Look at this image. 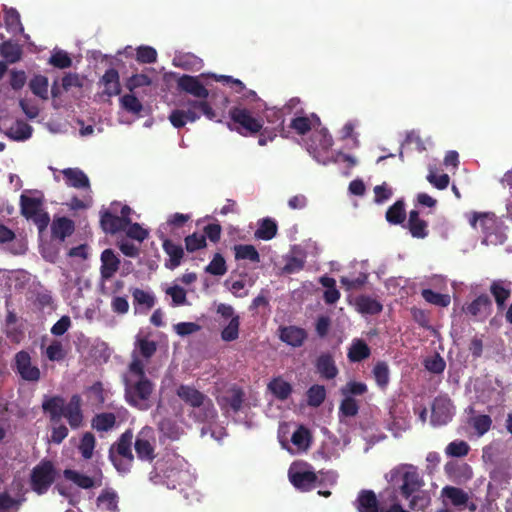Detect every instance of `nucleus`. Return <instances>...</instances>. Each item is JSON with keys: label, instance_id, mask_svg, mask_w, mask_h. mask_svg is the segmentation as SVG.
Returning a JSON list of instances; mask_svg holds the SVG:
<instances>
[{"label": "nucleus", "instance_id": "20e7f679", "mask_svg": "<svg viewBox=\"0 0 512 512\" xmlns=\"http://www.w3.org/2000/svg\"><path fill=\"white\" fill-rule=\"evenodd\" d=\"M124 397L126 402L138 410H148L150 397L154 391V383L147 378L123 379Z\"/></svg>", "mask_w": 512, "mask_h": 512}, {"label": "nucleus", "instance_id": "ea45409f", "mask_svg": "<svg viewBox=\"0 0 512 512\" xmlns=\"http://www.w3.org/2000/svg\"><path fill=\"white\" fill-rule=\"evenodd\" d=\"M63 476L82 489H90L95 486V481L92 477L72 469H65L63 471Z\"/></svg>", "mask_w": 512, "mask_h": 512}, {"label": "nucleus", "instance_id": "473e14b6", "mask_svg": "<svg viewBox=\"0 0 512 512\" xmlns=\"http://www.w3.org/2000/svg\"><path fill=\"white\" fill-rule=\"evenodd\" d=\"M116 425V416L112 412L96 414L91 420V426L98 432H108Z\"/></svg>", "mask_w": 512, "mask_h": 512}, {"label": "nucleus", "instance_id": "c03bdc74", "mask_svg": "<svg viewBox=\"0 0 512 512\" xmlns=\"http://www.w3.org/2000/svg\"><path fill=\"white\" fill-rule=\"evenodd\" d=\"M86 392L93 406L99 408L105 403L107 392L105 391L102 382L96 381L87 388Z\"/></svg>", "mask_w": 512, "mask_h": 512}, {"label": "nucleus", "instance_id": "603ef678", "mask_svg": "<svg viewBox=\"0 0 512 512\" xmlns=\"http://www.w3.org/2000/svg\"><path fill=\"white\" fill-rule=\"evenodd\" d=\"M25 499H15L7 492L0 493V512H18Z\"/></svg>", "mask_w": 512, "mask_h": 512}, {"label": "nucleus", "instance_id": "6e6d98bb", "mask_svg": "<svg viewBox=\"0 0 512 512\" xmlns=\"http://www.w3.org/2000/svg\"><path fill=\"white\" fill-rule=\"evenodd\" d=\"M184 243L186 250L190 253L205 248L207 245L205 235L198 232H194L193 234L186 236Z\"/></svg>", "mask_w": 512, "mask_h": 512}, {"label": "nucleus", "instance_id": "412c9836", "mask_svg": "<svg viewBox=\"0 0 512 512\" xmlns=\"http://www.w3.org/2000/svg\"><path fill=\"white\" fill-rule=\"evenodd\" d=\"M65 183L76 189H90L88 176L79 168H65L61 171Z\"/></svg>", "mask_w": 512, "mask_h": 512}, {"label": "nucleus", "instance_id": "f257e3e1", "mask_svg": "<svg viewBox=\"0 0 512 512\" xmlns=\"http://www.w3.org/2000/svg\"><path fill=\"white\" fill-rule=\"evenodd\" d=\"M179 90L198 98L197 100H188L183 106L186 109H175L169 115V121L173 127L180 129L188 122H195L202 115L209 120L216 118V113L207 101L209 96L208 89L199 81L198 77L184 74L177 80Z\"/></svg>", "mask_w": 512, "mask_h": 512}, {"label": "nucleus", "instance_id": "f704fd0d", "mask_svg": "<svg viewBox=\"0 0 512 512\" xmlns=\"http://www.w3.org/2000/svg\"><path fill=\"white\" fill-rule=\"evenodd\" d=\"M0 56L9 64H14L21 59V47L11 41H4L0 44Z\"/></svg>", "mask_w": 512, "mask_h": 512}, {"label": "nucleus", "instance_id": "c9c22d12", "mask_svg": "<svg viewBox=\"0 0 512 512\" xmlns=\"http://www.w3.org/2000/svg\"><path fill=\"white\" fill-rule=\"evenodd\" d=\"M278 226L272 218H264L259 222V227L255 231V237L261 240H271L277 234Z\"/></svg>", "mask_w": 512, "mask_h": 512}, {"label": "nucleus", "instance_id": "09e8293b", "mask_svg": "<svg viewBox=\"0 0 512 512\" xmlns=\"http://www.w3.org/2000/svg\"><path fill=\"white\" fill-rule=\"evenodd\" d=\"M367 279V273L359 272L357 275L351 273L349 275L342 276L340 282L347 290H358L365 285Z\"/></svg>", "mask_w": 512, "mask_h": 512}, {"label": "nucleus", "instance_id": "a18cd8bd", "mask_svg": "<svg viewBox=\"0 0 512 512\" xmlns=\"http://www.w3.org/2000/svg\"><path fill=\"white\" fill-rule=\"evenodd\" d=\"M356 305L363 314L374 315L382 310V305L376 299L369 296H360L357 298Z\"/></svg>", "mask_w": 512, "mask_h": 512}, {"label": "nucleus", "instance_id": "6e6552de", "mask_svg": "<svg viewBox=\"0 0 512 512\" xmlns=\"http://www.w3.org/2000/svg\"><path fill=\"white\" fill-rule=\"evenodd\" d=\"M134 449L139 460L148 463L155 460L156 434L153 427L146 425L140 429L135 437Z\"/></svg>", "mask_w": 512, "mask_h": 512}, {"label": "nucleus", "instance_id": "72a5a7b5", "mask_svg": "<svg viewBox=\"0 0 512 512\" xmlns=\"http://www.w3.org/2000/svg\"><path fill=\"white\" fill-rule=\"evenodd\" d=\"M42 200L40 198L29 197L24 194L20 196V210L21 214L30 219L40 212L42 209Z\"/></svg>", "mask_w": 512, "mask_h": 512}, {"label": "nucleus", "instance_id": "680f3d73", "mask_svg": "<svg viewBox=\"0 0 512 512\" xmlns=\"http://www.w3.org/2000/svg\"><path fill=\"white\" fill-rule=\"evenodd\" d=\"M426 179L431 185H433L435 188L439 190L446 189L450 182L448 174L444 173L441 175H437L432 167L429 168V173Z\"/></svg>", "mask_w": 512, "mask_h": 512}, {"label": "nucleus", "instance_id": "9b49d317", "mask_svg": "<svg viewBox=\"0 0 512 512\" xmlns=\"http://www.w3.org/2000/svg\"><path fill=\"white\" fill-rule=\"evenodd\" d=\"M15 368L22 379L36 382L40 379V370L31 364V357L28 352L22 350L15 355Z\"/></svg>", "mask_w": 512, "mask_h": 512}, {"label": "nucleus", "instance_id": "69168bd1", "mask_svg": "<svg viewBox=\"0 0 512 512\" xmlns=\"http://www.w3.org/2000/svg\"><path fill=\"white\" fill-rule=\"evenodd\" d=\"M469 449L465 441H453L446 447V454L452 457H463L468 454Z\"/></svg>", "mask_w": 512, "mask_h": 512}, {"label": "nucleus", "instance_id": "3c124183", "mask_svg": "<svg viewBox=\"0 0 512 512\" xmlns=\"http://www.w3.org/2000/svg\"><path fill=\"white\" fill-rule=\"evenodd\" d=\"M95 444L96 439L91 432L83 434L78 449L84 459L88 460L92 458Z\"/></svg>", "mask_w": 512, "mask_h": 512}, {"label": "nucleus", "instance_id": "2f4dec72", "mask_svg": "<svg viewBox=\"0 0 512 512\" xmlns=\"http://www.w3.org/2000/svg\"><path fill=\"white\" fill-rule=\"evenodd\" d=\"M229 290L237 297H245L248 295V288L252 287L255 280L248 274L241 275L238 280L230 281L226 280Z\"/></svg>", "mask_w": 512, "mask_h": 512}, {"label": "nucleus", "instance_id": "58836bf2", "mask_svg": "<svg viewBox=\"0 0 512 512\" xmlns=\"http://www.w3.org/2000/svg\"><path fill=\"white\" fill-rule=\"evenodd\" d=\"M48 78L43 75H35L29 81V88L31 92L41 98L42 100H48Z\"/></svg>", "mask_w": 512, "mask_h": 512}, {"label": "nucleus", "instance_id": "49530a36", "mask_svg": "<svg viewBox=\"0 0 512 512\" xmlns=\"http://www.w3.org/2000/svg\"><path fill=\"white\" fill-rule=\"evenodd\" d=\"M421 296L427 303L438 307H447L451 302L449 294L438 293L428 288L421 291Z\"/></svg>", "mask_w": 512, "mask_h": 512}, {"label": "nucleus", "instance_id": "13d9d810", "mask_svg": "<svg viewBox=\"0 0 512 512\" xmlns=\"http://www.w3.org/2000/svg\"><path fill=\"white\" fill-rule=\"evenodd\" d=\"M471 425L475 429L478 436L487 433L492 425V419L489 415H477L471 419Z\"/></svg>", "mask_w": 512, "mask_h": 512}, {"label": "nucleus", "instance_id": "2eb2a0df", "mask_svg": "<svg viewBox=\"0 0 512 512\" xmlns=\"http://www.w3.org/2000/svg\"><path fill=\"white\" fill-rule=\"evenodd\" d=\"M492 301L487 294L477 296L473 301L463 307L468 316L487 317L492 312Z\"/></svg>", "mask_w": 512, "mask_h": 512}, {"label": "nucleus", "instance_id": "4468645a", "mask_svg": "<svg viewBox=\"0 0 512 512\" xmlns=\"http://www.w3.org/2000/svg\"><path fill=\"white\" fill-rule=\"evenodd\" d=\"M162 240L163 251L167 254L168 258L165 260L164 266L169 270H174L181 265L184 258V249L180 244H175L172 240L166 238L164 235L160 237Z\"/></svg>", "mask_w": 512, "mask_h": 512}, {"label": "nucleus", "instance_id": "864d4df0", "mask_svg": "<svg viewBox=\"0 0 512 512\" xmlns=\"http://www.w3.org/2000/svg\"><path fill=\"white\" fill-rule=\"evenodd\" d=\"M205 271L214 276H222L227 272L226 261L220 253H216Z\"/></svg>", "mask_w": 512, "mask_h": 512}, {"label": "nucleus", "instance_id": "338daca9", "mask_svg": "<svg viewBox=\"0 0 512 512\" xmlns=\"http://www.w3.org/2000/svg\"><path fill=\"white\" fill-rule=\"evenodd\" d=\"M134 301L141 306V308L149 310L154 306V297L148 292L135 289L133 292Z\"/></svg>", "mask_w": 512, "mask_h": 512}, {"label": "nucleus", "instance_id": "9d476101", "mask_svg": "<svg viewBox=\"0 0 512 512\" xmlns=\"http://www.w3.org/2000/svg\"><path fill=\"white\" fill-rule=\"evenodd\" d=\"M63 411V417L66 418L72 429H78L83 425L84 415L82 411V398L80 395H72L68 403L64 404Z\"/></svg>", "mask_w": 512, "mask_h": 512}, {"label": "nucleus", "instance_id": "cd10ccee", "mask_svg": "<svg viewBox=\"0 0 512 512\" xmlns=\"http://www.w3.org/2000/svg\"><path fill=\"white\" fill-rule=\"evenodd\" d=\"M469 224L477 229L478 225L484 234H490L495 226V215L493 213L473 212L469 217Z\"/></svg>", "mask_w": 512, "mask_h": 512}, {"label": "nucleus", "instance_id": "a211bd4d", "mask_svg": "<svg viewBox=\"0 0 512 512\" xmlns=\"http://www.w3.org/2000/svg\"><path fill=\"white\" fill-rule=\"evenodd\" d=\"M100 214V226L105 233L114 235L127 228L125 220L111 213L109 210L101 211Z\"/></svg>", "mask_w": 512, "mask_h": 512}, {"label": "nucleus", "instance_id": "4c0bfd02", "mask_svg": "<svg viewBox=\"0 0 512 512\" xmlns=\"http://www.w3.org/2000/svg\"><path fill=\"white\" fill-rule=\"evenodd\" d=\"M320 284L326 288L323 299L327 304H334L340 298V292L336 288V281L329 276H322L319 279Z\"/></svg>", "mask_w": 512, "mask_h": 512}, {"label": "nucleus", "instance_id": "bb28decb", "mask_svg": "<svg viewBox=\"0 0 512 512\" xmlns=\"http://www.w3.org/2000/svg\"><path fill=\"white\" fill-rule=\"evenodd\" d=\"M441 495L447 498L456 508H462L470 500L469 494L462 488L447 485L442 488Z\"/></svg>", "mask_w": 512, "mask_h": 512}, {"label": "nucleus", "instance_id": "5fc2aeb1", "mask_svg": "<svg viewBox=\"0 0 512 512\" xmlns=\"http://www.w3.org/2000/svg\"><path fill=\"white\" fill-rule=\"evenodd\" d=\"M326 397V391L322 385H313L307 391V402L312 407L320 406Z\"/></svg>", "mask_w": 512, "mask_h": 512}, {"label": "nucleus", "instance_id": "6ab92c4d", "mask_svg": "<svg viewBox=\"0 0 512 512\" xmlns=\"http://www.w3.org/2000/svg\"><path fill=\"white\" fill-rule=\"evenodd\" d=\"M120 260L112 249H105L101 254V278L103 280L111 279L118 271Z\"/></svg>", "mask_w": 512, "mask_h": 512}, {"label": "nucleus", "instance_id": "f8f14e48", "mask_svg": "<svg viewBox=\"0 0 512 512\" xmlns=\"http://www.w3.org/2000/svg\"><path fill=\"white\" fill-rule=\"evenodd\" d=\"M453 405L446 397L434 399L431 409V422L435 425L447 424L453 416Z\"/></svg>", "mask_w": 512, "mask_h": 512}, {"label": "nucleus", "instance_id": "bf43d9fd", "mask_svg": "<svg viewBox=\"0 0 512 512\" xmlns=\"http://www.w3.org/2000/svg\"><path fill=\"white\" fill-rule=\"evenodd\" d=\"M424 367L427 371L434 374H441L446 367V362L440 354L436 353L435 355L428 357L424 360Z\"/></svg>", "mask_w": 512, "mask_h": 512}, {"label": "nucleus", "instance_id": "aec40b11", "mask_svg": "<svg viewBox=\"0 0 512 512\" xmlns=\"http://www.w3.org/2000/svg\"><path fill=\"white\" fill-rule=\"evenodd\" d=\"M245 394L241 388L233 387L227 391L226 395L218 398V404L222 409L229 407L233 412L237 413L241 410L244 402Z\"/></svg>", "mask_w": 512, "mask_h": 512}, {"label": "nucleus", "instance_id": "f03ea898", "mask_svg": "<svg viewBox=\"0 0 512 512\" xmlns=\"http://www.w3.org/2000/svg\"><path fill=\"white\" fill-rule=\"evenodd\" d=\"M176 395L186 405L194 408L189 416L198 423L213 424L218 413L213 401L193 385L180 384L176 388Z\"/></svg>", "mask_w": 512, "mask_h": 512}, {"label": "nucleus", "instance_id": "39448f33", "mask_svg": "<svg viewBox=\"0 0 512 512\" xmlns=\"http://www.w3.org/2000/svg\"><path fill=\"white\" fill-rule=\"evenodd\" d=\"M57 471L52 461L43 459L30 474L31 489L38 495L47 493L51 485L55 482Z\"/></svg>", "mask_w": 512, "mask_h": 512}, {"label": "nucleus", "instance_id": "a878e982", "mask_svg": "<svg viewBox=\"0 0 512 512\" xmlns=\"http://www.w3.org/2000/svg\"><path fill=\"white\" fill-rule=\"evenodd\" d=\"M64 404V398L53 396L43 402L42 408L49 414L51 422L57 423L63 417Z\"/></svg>", "mask_w": 512, "mask_h": 512}, {"label": "nucleus", "instance_id": "774afa93", "mask_svg": "<svg viewBox=\"0 0 512 512\" xmlns=\"http://www.w3.org/2000/svg\"><path fill=\"white\" fill-rule=\"evenodd\" d=\"M137 348L142 357L149 359L157 350V345L154 341L148 340L147 338H139L137 340Z\"/></svg>", "mask_w": 512, "mask_h": 512}, {"label": "nucleus", "instance_id": "0e129e2a", "mask_svg": "<svg viewBox=\"0 0 512 512\" xmlns=\"http://www.w3.org/2000/svg\"><path fill=\"white\" fill-rule=\"evenodd\" d=\"M136 59L140 63L151 64L157 60V52L153 47L140 46L136 52Z\"/></svg>", "mask_w": 512, "mask_h": 512}, {"label": "nucleus", "instance_id": "393cba45", "mask_svg": "<svg viewBox=\"0 0 512 512\" xmlns=\"http://www.w3.org/2000/svg\"><path fill=\"white\" fill-rule=\"evenodd\" d=\"M321 124L320 118L312 113L310 116H297L291 120L290 127L299 135L307 134L313 127Z\"/></svg>", "mask_w": 512, "mask_h": 512}, {"label": "nucleus", "instance_id": "e433bc0d", "mask_svg": "<svg viewBox=\"0 0 512 512\" xmlns=\"http://www.w3.org/2000/svg\"><path fill=\"white\" fill-rule=\"evenodd\" d=\"M233 249L236 260H249L252 263L260 262L259 252L251 244H238Z\"/></svg>", "mask_w": 512, "mask_h": 512}, {"label": "nucleus", "instance_id": "de8ad7c7", "mask_svg": "<svg viewBox=\"0 0 512 512\" xmlns=\"http://www.w3.org/2000/svg\"><path fill=\"white\" fill-rule=\"evenodd\" d=\"M372 373L376 381V384L381 389L386 388L390 379V371L388 364L384 361L377 362L373 367Z\"/></svg>", "mask_w": 512, "mask_h": 512}, {"label": "nucleus", "instance_id": "a19ab883", "mask_svg": "<svg viewBox=\"0 0 512 512\" xmlns=\"http://www.w3.org/2000/svg\"><path fill=\"white\" fill-rule=\"evenodd\" d=\"M4 23L10 32H23L24 30L20 14L15 8H4Z\"/></svg>", "mask_w": 512, "mask_h": 512}, {"label": "nucleus", "instance_id": "f3484780", "mask_svg": "<svg viewBox=\"0 0 512 512\" xmlns=\"http://www.w3.org/2000/svg\"><path fill=\"white\" fill-rule=\"evenodd\" d=\"M315 367L320 376L326 380L336 378L339 372L332 354L328 352L317 357Z\"/></svg>", "mask_w": 512, "mask_h": 512}, {"label": "nucleus", "instance_id": "7c9ffc66", "mask_svg": "<svg viewBox=\"0 0 512 512\" xmlns=\"http://www.w3.org/2000/svg\"><path fill=\"white\" fill-rule=\"evenodd\" d=\"M405 201L403 199L397 200L391 205L385 214L386 221L391 225H401L406 220Z\"/></svg>", "mask_w": 512, "mask_h": 512}, {"label": "nucleus", "instance_id": "e2e57ef3", "mask_svg": "<svg viewBox=\"0 0 512 512\" xmlns=\"http://www.w3.org/2000/svg\"><path fill=\"white\" fill-rule=\"evenodd\" d=\"M359 405L357 401L351 396H345L341 401L339 412L346 417H353L358 414Z\"/></svg>", "mask_w": 512, "mask_h": 512}, {"label": "nucleus", "instance_id": "dca6fc26", "mask_svg": "<svg viewBox=\"0 0 512 512\" xmlns=\"http://www.w3.org/2000/svg\"><path fill=\"white\" fill-rule=\"evenodd\" d=\"M279 338L289 346L300 347L307 338V332L294 325L284 326L279 328Z\"/></svg>", "mask_w": 512, "mask_h": 512}, {"label": "nucleus", "instance_id": "4be33fe9", "mask_svg": "<svg viewBox=\"0 0 512 512\" xmlns=\"http://www.w3.org/2000/svg\"><path fill=\"white\" fill-rule=\"evenodd\" d=\"M358 512H382L376 494L372 490H362L356 499Z\"/></svg>", "mask_w": 512, "mask_h": 512}, {"label": "nucleus", "instance_id": "423d86ee", "mask_svg": "<svg viewBox=\"0 0 512 512\" xmlns=\"http://www.w3.org/2000/svg\"><path fill=\"white\" fill-rule=\"evenodd\" d=\"M398 476H400L402 482L399 486L400 494L405 499H409L424 485V481L417 468L413 465H405L402 468L393 469L391 471V481H394Z\"/></svg>", "mask_w": 512, "mask_h": 512}, {"label": "nucleus", "instance_id": "052dcab7", "mask_svg": "<svg viewBox=\"0 0 512 512\" xmlns=\"http://www.w3.org/2000/svg\"><path fill=\"white\" fill-rule=\"evenodd\" d=\"M49 64L59 69H65L72 65V59L66 51L58 50L51 55Z\"/></svg>", "mask_w": 512, "mask_h": 512}, {"label": "nucleus", "instance_id": "79ce46f5", "mask_svg": "<svg viewBox=\"0 0 512 512\" xmlns=\"http://www.w3.org/2000/svg\"><path fill=\"white\" fill-rule=\"evenodd\" d=\"M268 388L277 399L282 401L286 400L292 393V386L281 378L270 381Z\"/></svg>", "mask_w": 512, "mask_h": 512}, {"label": "nucleus", "instance_id": "8fccbe9b", "mask_svg": "<svg viewBox=\"0 0 512 512\" xmlns=\"http://www.w3.org/2000/svg\"><path fill=\"white\" fill-rule=\"evenodd\" d=\"M98 505H104L108 511L118 510V495L112 489L103 490L97 498Z\"/></svg>", "mask_w": 512, "mask_h": 512}, {"label": "nucleus", "instance_id": "4d7b16f0", "mask_svg": "<svg viewBox=\"0 0 512 512\" xmlns=\"http://www.w3.org/2000/svg\"><path fill=\"white\" fill-rule=\"evenodd\" d=\"M121 106L124 110L132 114H140L143 110V105L139 99L133 94H125L120 99Z\"/></svg>", "mask_w": 512, "mask_h": 512}, {"label": "nucleus", "instance_id": "c756f323", "mask_svg": "<svg viewBox=\"0 0 512 512\" xmlns=\"http://www.w3.org/2000/svg\"><path fill=\"white\" fill-rule=\"evenodd\" d=\"M371 355V350L366 342L362 339H356L352 342L347 357L350 362L357 363L361 362Z\"/></svg>", "mask_w": 512, "mask_h": 512}, {"label": "nucleus", "instance_id": "1a4fd4ad", "mask_svg": "<svg viewBox=\"0 0 512 512\" xmlns=\"http://www.w3.org/2000/svg\"><path fill=\"white\" fill-rule=\"evenodd\" d=\"M289 480L292 485L302 491L307 492L313 490L317 486L322 485V480L318 478L315 472L309 470H289Z\"/></svg>", "mask_w": 512, "mask_h": 512}, {"label": "nucleus", "instance_id": "7ed1b4c3", "mask_svg": "<svg viewBox=\"0 0 512 512\" xmlns=\"http://www.w3.org/2000/svg\"><path fill=\"white\" fill-rule=\"evenodd\" d=\"M133 431L127 429L109 449L108 458L118 473L128 474L134 464L135 457L132 452Z\"/></svg>", "mask_w": 512, "mask_h": 512}, {"label": "nucleus", "instance_id": "5701e85b", "mask_svg": "<svg viewBox=\"0 0 512 512\" xmlns=\"http://www.w3.org/2000/svg\"><path fill=\"white\" fill-rule=\"evenodd\" d=\"M100 83L104 86L103 94L108 97L117 96L121 93L120 77L115 68L107 69L101 77Z\"/></svg>", "mask_w": 512, "mask_h": 512}, {"label": "nucleus", "instance_id": "37998d69", "mask_svg": "<svg viewBox=\"0 0 512 512\" xmlns=\"http://www.w3.org/2000/svg\"><path fill=\"white\" fill-rule=\"evenodd\" d=\"M32 127L23 120H17L9 130L8 135L17 141H24L31 137Z\"/></svg>", "mask_w": 512, "mask_h": 512}, {"label": "nucleus", "instance_id": "c85d7f7f", "mask_svg": "<svg viewBox=\"0 0 512 512\" xmlns=\"http://www.w3.org/2000/svg\"><path fill=\"white\" fill-rule=\"evenodd\" d=\"M51 230L53 237L64 241L74 232L75 224L67 217H60L53 221Z\"/></svg>", "mask_w": 512, "mask_h": 512}, {"label": "nucleus", "instance_id": "ddd939ff", "mask_svg": "<svg viewBox=\"0 0 512 512\" xmlns=\"http://www.w3.org/2000/svg\"><path fill=\"white\" fill-rule=\"evenodd\" d=\"M489 291L495 300L497 312L503 313L511 296V282L504 279L494 280L490 284Z\"/></svg>", "mask_w": 512, "mask_h": 512}, {"label": "nucleus", "instance_id": "b1692460", "mask_svg": "<svg viewBox=\"0 0 512 512\" xmlns=\"http://www.w3.org/2000/svg\"><path fill=\"white\" fill-rule=\"evenodd\" d=\"M407 228L412 237L424 239L428 236V222L419 217L418 210H411L407 222Z\"/></svg>", "mask_w": 512, "mask_h": 512}, {"label": "nucleus", "instance_id": "0eeeda50", "mask_svg": "<svg viewBox=\"0 0 512 512\" xmlns=\"http://www.w3.org/2000/svg\"><path fill=\"white\" fill-rule=\"evenodd\" d=\"M229 116L232 122L237 125L235 130L242 136H253L263 128L262 119L254 117L246 108L232 107L229 110Z\"/></svg>", "mask_w": 512, "mask_h": 512}]
</instances>
